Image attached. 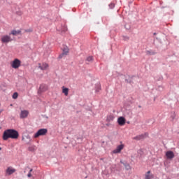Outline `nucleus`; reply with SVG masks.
Masks as SVG:
<instances>
[{
  "label": "nucleus",
  "instance_id": "f257e3e1",
  "mask_svg": "<svg viewBox=\"0 0 179 179\" xmlns=\"http://www.w3.org/2000/svg\"><path fill=\"white\" fill-rule=\"evenodd\" d=\"M3 141L8 139H17L19 138V132L13 129H6L3 134Z\"/></svg>",
  "mask_w": 179,
  "mask_h": 179
},
{
  "label": "nucleus",
  "instance_id": "f03ea898",
  "mask_svg": "<svg viewBox=\"0 0 179 179\" xmlns=\"http://www.w3.org/2000/svg\"><path fill=\"white\" fill-rule=\"evenodd\" d=\"M0 40L3 44H8V43H12V41H13L10 34L9 35H2Z\"/></svg>",
  "mask_w": 179,
  "mask_h": 179
},
{
  "label": "nucleus",
  "instance_id": "7ed1b4c3",
  "mask_svg": "<svg viewBox=\"0 0 179 179\" xmlns=\"http://www.w3.org/2000/svg\"><path fill=\"white\" fill-rule=\"evenodd\" d=\"M10 65L13 69H19V67L22 65V62L19 59H15L10 63Z\"/></svg>",
  "mask_w": 179,
  "mask_h": 179
},
{
  "label": "nucleus",
  "instance_id": "20e7f679",
  "mask_svg": "<svg viewBox=\"0 0 179 179\" xmlns=\"http://www.w3.org/2000/svg\"><path fill=\"white\" fill-rule=\"evenodd\" d=\"M48 130L47 129H41L34 134V138H38V136H44L47 135Z\"/></svg>",
  "mask_w": 179,
  "mask_h": 179
},
{
  "label": "nucleus",
  "instance_id": "39448f33",
  "mask_svg": "<svg viewBox=\"0 0 179 179\" xmlns=\"http://www.w3.org/2000/svg\"><path fill=\"white\" fill-rule=\"evenodd\" d=\"M62 53L59 55V58H63L64 55L69 54V48L66 45H63L62 47Z\"/></svg>",
  "mask_w": 179,
  "mask_h": 179
},
{
  "label": "nucleus",
  "instance_id": "423d86ee",
  "mask_svg": "<svg viewBox=\"0 0 179 179\" xmlns=\"http://www.w3.org/2000/svg\"><path fill=\"white\" fill-rule=\"evenodd\" d=\"M125 148V145L124 144H121L117 146L116 149H115L112 153L114 155H117V153H121V150Z\"/></svg>",
  "mask_w": 179,
  "mask_h": 179
},
{
  "label": "nucleus",
  "instance_id": "0eeeda50",
  "mask_svg": "<svg viewBox=\"0 0 179 179\" xmlns=\"http://www.w3.org/2000/svg\"><path fill=\"white\" fill-rule=\"evenodd\" d=\"M125 122H127L125 117L121 116L117 118V123L120 127H124V125H125Z\"/></svg>",
  "mask_w": 179,
  "mask_h": 179
},
{
  "label": "nucleus",
  "instance_id": "6e6552de",
  "mask_svg": "<svg viewBox=\"0 0 179 179\" xmlns=\"http://www.w3.org/2000/svg\"><path fill=\"white\" fill-rule=\"evenodd\" d=\"M15 172H16V169H15L12 166H9L6 170V176H12V174H13V173H15Z\"/></svg>",
  "mask_w": 179,
  "mask_h": 179
},
{
  "label": "nucleus",
  "instance_id": "1a4fd4ad",
  "mask_svg": "<svg viewBox=\"0 0 179 179\" xmlns=\"http://www.w3.org/2000/svg\"><path fill=\"white\" fill-rule=\"evenodd\" d=\"M38 68H40V69H41V71H45L47 69H48V64L47 63H43L41 64H38Z\"/></svg>",
  "mask_w": 179,
  "mask_h": 179
},
{
  "label": "nucleus",
  "instance_id": "9d476101",
  "mask_svg": "<svg viewBox=\"0 0 179 179\" xmlns=\"http://www.w3.org/2000/svg\"><path fill=\"white\" fill-rule=\"evenodd\" d=\"M148 136V134L145 133L144 134L138 135L134 137V139H135L136 141H141V139H145V138H147Z\"/></svg>",
  "mask_w": 179,
  "mask_h": 179
},
{
  "label": "nucleus",
  "instance_id": "9b49d317",
  "mask_svg": "<svg viewBox=\"0 0 179 179\" xmlns=\"http://www.w3.org/2000/svg\"><path fill=\"white\" fill-rule=\"evenodd\" d=\"M166 156L167 159H174L175 157L174 152L173 151H167L166 152Z\"/></svg>",
  "mask_w": 179,
  "mask_h": 179
},
{
  "label": "nucleus",
  "instance_id": "f8f14e48",
  "mask_svg": "<svg viewBox=\"0 0 179 179\" xmlns=\"http://www.w3.org/2000/svg\"><path fill=\"white\" fill-rule=\"evenodd\" d=\"M155 176L150 172V171H148L145 175V179H154Z\"/></svg>",
  "mask_w": 179,
  "mask_h": 179
},
{
  "label": "nucleus",
  "instance_id": "ddd939ff",
  "mask_svg": "<svg viewBox=\"0 0 179 179\" xmlns=\"http://www.w3.org/2000/svg\"><path fill=\"white\" fill-rule=\"evenodd\" d=\"M62 93L64 94V96H68L69 93V89L64 87V86L62 87Z\"/></svg>",
  "mask_w": 179,
  "mask_h": 179
},
{
  "label": "nucleus",
  "instance_id": "4468645a",
  "mask_svg": "<svg viewBox=\"0 0 179 179\" xmlns=\"http://www.w3.org/2000/svg\"><path fill=\"white\" fill-rule=\"evenodd\" d=\"M114 115H109L107 116V118H106V121L108 122H113V121H114Z\"/></svg>",
  "mask_w": 179,
  "mask_h": 179
},
{
  "label": "nucleus",
  "instance_id": "2eb2a0df",
  "mask_svg": "<svg viewBox=\"0 0 179 179\" xmlns=\"http://www.w3.org/2000/svg\"><path fill=\"white\" fill-rule=\"evenodd\" d=\"M20 33H22L21 31L13 30L11 31V33L10 34H10H12L13 36H17V34H20Z\"/></svg>",
  "mask_w": 179,
  "mask_h": 179
},
{
  "label": "nucleus",
  "instance_id": "dca6fc26",
  "mask_svg": "<svg viewBox=\"0 0 179 179\" xmlns=\"http://www.w3.org/2000/svg\"><path fill=\"white\" fill-rule=\"evenodd\" d=\"M86 61L87 62V64H90V62H93V61H94L93 56L87 57L86 59Z\"/></svg>",
  "mask_w": 179,
  "mask_h": 179
},
{
  "label": "nucleus",
  "instance_id": "f3484780",
  "mask_svg": "<svg viewBox=\"0 0 179 179\" xmlns=\"http://www.w3.org/2000/svg\"><path fill=\"white\" fill-rule=\"evenodd\" d=\"M29 115L27 113H21L20 114V118H26Z\"/></svg>",
  "mask_w": 179,
  "mask_h": 179
},
{
  "label": "nucleus",
  "instance_id": "a211bd4d",
  "mask_svg": "<svg viewBox=\"0 0 179 179\" xmlns=\"http://www.w3.org/2000/svg\"><path fill=\"white\" fill-rule=\"evenodd\" d=\"M122 164H124V167H125V169L126 170H131V165H129V164H124L122 163Z\"/></svg>",
  "mask_w": 179,
  "mask_h": 179
},
{
  "label": "nucleus",
  "instance_id": "6ab92c4d",
  "mask_svg": "<svg viewBox=\"0 0 179 179\" xmlns=\"http://www.w3.org/2000/svg\"><path fill=\"white\" fill-rule=\"evenodd\" d=\"M18 96H19V94H17V92H15L13 94V99H17Z\"/></svg>",
  "mask_w": 179,
  "mask_h": 179
},
{
  "label": "nucleus",
  "instance_id": "aec40b11",
  "mask_svg": "<svg viewBox=\"0 0 179 179\" xmlns=\"http://www.w3.org/2000/svg\"><path fill=\"white\" fill-rule=\"evenodd\" d=\"M115 4L111 3L110 4H109V7L110 8V9H113V8H114Z\"/></svg>",
  "mask_w": 179,
  "mask_h": 179
},
{
  "label": "nucleus",
  "instance_id": "412c9836",
  "mask_svg": "<svg viewBox=\"0 0 179 179\" xmlns=\"http://www.w3.org/2000/svg\"><path fill=\"white\" fill-rule=\"evenodd\" d=\"M171 117L172 120H174L176 118V113H172Z\"/></svg>",
  "mask_w": 179,
  "mask_h": 179
},
{
  "label": "nucleus",
  "instance_id": "4be33fe9",
  "mask_svg": "<svg viewBox=\"0 0 179 179\" xmlns=\"http://www.w3.org/2000/svg\"><path fill=\"white\" fill-rule=\"evenodd\" d=\"M25 31L27 33H31V31H33V29H27V30H25Z\"/></svg>",
  "mask_w": 179,
  "mask_h": 179
},
{
  "label": "nucleus",
  "instance_id": "5701e85b",
  "mask_svg": "<svg viewBox=\"0 0 179 179\" xmlns=\"http://www.w3.org/2000/svg\"><path fill=\"white\" fill-rule=\"evenodd\" d=\"M106 127H110L111 124L110 122H108L106 124Z\"/></svg>",
  "mask_w": 179,
  "mask_h": 179
},
{
  "label": "nucleus",
  "instance_id": "b1692460",
  "mask_svg": "<svg viewBox=\"0 0 179 179\" xmlns=\"http://www.w3.org/2000/svg\"><path fill=\"white\" fill-rule=\"evenodd\" d=\"M27 177L29 178L31 177V173L30 172L27 174Z\"/></svg>",
  "mask_w": 179,
  "mask_h": 179
},
{
  "label": "nucleus",
  "instance_id": "393cba45",
  "mask_svg": "<svg viewBox=\"0 0 179 179\" xmlns=\"http://www.w3.org/2000/svg\"><path fill=\"white\" fill-rule=\"evenodd\" d=\"M44 85H41L40 89L42 90Z\"/></svg>",
  "mask_w": 179,
  "mask_h": 179
},
{
  "label": "nucleus",
  "instance_id": "a878e982",
  "mask_svg": "<svg viewBox=\"0 0 179 179\" xmlns=\"http://www.w3.org/2000/svg\"><path fill=\"white\" fill-rule=\"evenodd\" d=\"M43 118H48V116H43Z\"/></svg>",
  "mask_w": 179,
  "mask_h": 179
},
{
  "label": "nucleus",
  "instance_id": "bb28decb",
  "mask_svg": "<svg viewBox=\"0 0 179 179\" xmlns=\"http://www.w3.org/2000/svg\"><path fill=\"white\" fill-rule=\"evenodd\" d=\"M22 113H27V110L22 111Z\"/></svg>",
  "mask_w": 179,
  "mask_h": 179
},
{
  "label": "nucleus",
  "instance_id": "cd10ccee",
  "mask_svg": "<svg viewBox=\"0 0 179 179\" xmlns=\"http://www.w3.org/2000/svg\"><path fill=\"white\" fill-rule=\"evenodd\" d=\"M31 171H33V169H30L29 173H31Z\"/></svg>",
  "mask_w": 179,
  "mask_h": 179
},
{
  "label": "nucleus",
  "instance_id": "c85d7f7f",
  "mask_svg": "<svg viewBox=\"0 0 179 179\" xmlns=\"http://www.w3.org/2000/svg\"><path fill=\"white\" fill-rule=\"evenodd\" d=\"M0 150H2V148L0 147Z\"/></svg>",
  "mask_w": 179,
  "mask_h": 179
},
{
  "label": "nucleus",
  "instance_id": "c756f323",
  "mask_svg": "<svg viewBox=\"0 0 179 179\" xmlns=\"http://www.w3.org/2000/svg\"><path fill=\"white\" fill-rule=\"evenodd\" d=\"M0 129H1V127H0Z\"/></svg>",
  "mask_w": 179,
  "mask_h": 179
}]
</instances>
